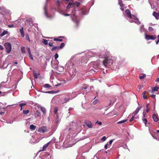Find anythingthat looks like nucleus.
I'll return each mask as SVG.
<instances>
[{
  "mask_svg": "<svg viewBox=\"0 0 159 159\" xmlns=\"http://www.w3.org/2000/svg\"><path fill=\"white\" fill-rule=\"evenodd\" d=\"M58 108L56 107V108H55L54 109V113L55 114H56L57 115V111H58Z\"/></svg>",
  "mask_w": 159,
  "mask_h": 159,
  "instance_id": "nucleus-33",
  "label": "nucleus"
},
{
  "mask_svg": "<svg viewBox=\"0 0 159 159\" xmlns=\"http://www.w3.org/2000/svg\"><path fill=\"white\" fill-rule=\"evenodd\" d=\"M143 25H142L140 26V31L141 32H142V30L143 29Z\"/></svg>",
  "mask_w": 159,
  "mask_h": 159,
  "instance_id": "nucleus-44",
  "label": "nucleus"
},
{
  "mask_svg": "<svg viewBox=\"0 0 159 159\" xmlns=\"http://www.w3.org/2000/svg\"><path fill=\"white\" fill-rule=\"evenodd\" d=\"M157 38H158V40L156 42V43L157 44H158L159 42V35H158V36H157Z\"/></svg>",
  "mask_w": 159,
  "mask_h": 159,
  "instance_id": "nucleus-55",
  "label": "nucleus"
},
{
  "mask_svg": "<svg viewBox=\"0 0 159 159\" xmlns=\"http://www.w3.org/2000/svg\"><path fill=\"white\" fill-rule=\"evenodd\" d=\"M127 120H121L120 121H119L117 123V124H119L123 123H124L125 122V121H127Z\"/></svg>",
  "mask_w": 159,
  "mask_h": 159,
  "instance_id": "nucleus-26",
  "label": "nucleus"
},
{
  "mask_svg": "<svg viewBox=\"0 0 159 159\" xmlns=\"http://www.w3.org/2000/svg\"><path fill=\"white\" fill-rule=\"evenodd\" d=\"M42 42L45 45H48V41L46 39H43Z\"/></svg>",
  "mask_w": 159,
  "mask_h": 159,
  "instance_id": "nucleus-23",
  "label": "nucleus"
},
{
  "mask_svg": "<svg viewBox=\"0 0 159 159\" xmlns=\"http://www.w3.org/2000/svg\"><path fill=\"white\" fill-rule=\"evenodd\" d=\"M107 145H108V144L107 143L105 145V146H104V147H105V148L106 149H107Z\"/></svg>",
  "mask_w": 159,
  "mask_h": 159,
  "instance_id": "nucleus-60",
  "label": "nucleus"
},
{
  "mask_svg": "<svg viewBox=\"0 0 159 159\" xmlns=\"http://www.w3.org/2000/svg\"><path fill=\"white\" fill-rule=\"evenodd\" d=\"M4 48L2 46L0 45V50H3Z\"/></svg>",
  "mask_w": 159,
  "mask_h": 159,
  "instance_id": "nucleus-56",
  "label": "nucleus"
},
{
  "mask_svg": "<svg viewBox=\"0 0 159 159\" xmlns=\"http://www.w3.org/2000/svg\"><path fill=\"white\" fill-rule=\"evenodd\" d=\"M146 76V75H143L142 76H139V78L140 79H143Z\"/></svg>",
  "mask_w": 159,
  "mask_h": 159,
  "instance_id": "nucleus-38",
  "label": "nucleus"
},
{
  "mask_svg": "<svg viewBox=\"0 0 159 159\" xmlns=\"http://www.w3.org/2000/svg\"><path fill=\"white\" fill-rule=\"evenodd\" d=\"M29 54V57H30V58L32 60H33V57L32 54H31V53L30 54Z\"/></svg>",
  "mask_w": 159,
  "mask_h": 159,
  "instance_id": "nucleus-43",
  "label": "nucleus"
},
{
  "mask_svg": "<svg viewBox=\"0 0 159 159\" xmlns=\"http://www.w3.org/2000/svg\"><path fill=\"white\" fill-rule=\"evenodd\" d=\"M119 4L121 7H124V5L123 4H120L119 2Z\"/></svg>",
  "mask_w": 159,
  "mask_h": 159,
  "instance_id": "nucleus-54",
  "label": "nucleus"
},
{
  "mask_svg": "<svg viewBox=\"0 0 159 159\" xmlns=\"http://www.w3.org/2000/svg\"><path fill=\"white\" fill-rule=\"evenodd\" d=\"M26 105L25 103H21L20 104V106H23Z\"/></svg>",
  "mask_w": 159,
  "mask_h": 159,
  "instance_id": "nucleus-48",
  "label": "nucleus"
},
{
  "mask_svg": "<svg viewBox=\"0 0 159 159\" xmlns=\"http://www.w3.org/2000/svg\"><path fill=\"white\" fill-rule=\"evenodd\" d=\"M143 121H144V123L145 125H146L147 123V119L146 118H144L143 119Z\"/></svg>",
  "mask_w": 159,
  "mask_h": 159,
  "instance_id": "nucleus-41",
  "label": "nucleus"
},
{
  "mask_svg": "<svg viewBox=\"0 0 159 159\" xmlns=\"http://www.w3.org/2000/svg\"><path fill=\"white\" fill-rule=\"evenodd\" d=\"M4 46L6 49V52L9 53L11 50V45L10 43H6L4 44Z\"/></svg>",
  "mask_w": 159,
  "mask_h": 159,
  "instance_id": "nucleus-4",
  "label": "nucleus"
},
{
  "mask_svg": "<svg viewBox=\"0 0 159 159\" xmlns=\"http://www.w3.org/2000/svg\"><path fill=\"white\" fill-rule=\"evenodd\" d=\"M106 139H107V138L105 136H104L101 139V141H102V142H104L106 140Z\"/></svg>",
  "mask_w": 159,
  "mask_h": 159,
  "instance_id": "nucleus-28",
  "label": "nucleus"
},
{
  "mask_svg": "<svg viewBox=\"0 0 159 159\" xmlns=\"http://www.w3.org/2000/svg\"><path fill=\"white\" fill-rule=\"evenodd\" d=\"M125 11L127 14V16L129 19V20L130 22H134L138 25L140 24V22L139 19L137 18L135 16L131 14L130 11L129 9H126Z\"/></svg>",
  "mask_w": 159,
  "mask_h": 159,
  "instance_id": "nucleus-1",
  "label": "nucleus"
},
{
  "mask_svg": "<svg viewBox=\"0 0 159 159\" xmlns=\"http://www.w3.org/2000/svg\"><path fill=\"white\" fill-rule=\"evenodd\" d=\"M134 115L133 116H132V117H131V119L129 120V121L130 122H131V121H133V120H134V119L135 118V117H134Z\"/></svg>",
  "mask_w": 159,
  "mask_h": 159,
  "instance_id": "nucleus-37",
  "label": "nucleus"
},
{
  "mask_svg": "<svg viewBox=\"0 0 159 159\" xmlns=\"http://www.w3.org/2000/svg\"><path fill=\"white\" fill-rule=\"evenodd\" d=\"M98 101H99L98 100L96 99L93 102V103L94 105H95L98 102Z\"/></svg>",
  "mask_w": 159,
  "mask_h": 159,
  "instance_id": "nucleus-31",
  "label": "nucleus"
},
{
  "mask_svg": "<svg viewBox=\"0 0 159 159\" xmlns=\"http://www.w3.org/2000/svg\"><path fill=\"white\" fill-rule=\"evenodd\" d=\"M48 130L46 127L43 126L42 127L39 128L38 129V131L39 132L44 133L47 131Z\"/></svg>",
  "mask_w": 159,
  "mask_h": 159,
  "instance_id": "nucleus-5",
  "label": "nucleus"
},
{
  "mask_svg": "<svg viewBox=\"0 0 159 159\" xmlns=\"http://www.w3.org/2000/svg\"><path fill=\"white\" fill-rule=\"evenodd\" d=\"M70 99H69V98H65L64 99L65 101V102H68Z\"/></svg>",
  "mask_w": 159,
  "mask_h": 159,
  "instance_id": "nucleus-42",
  "label": "nucleus"
},
{
  "mask_svg": "<svg viewBox=\"0 0 159 159\" xmlns=\"http://www.w3.org/2000/svg\"><path fill=\"white\" fill-rule=\"evenodd\" d=\"M141 107L142 106H141L140 107H138L135 110V111L133 112L132 114L134 115V116L136 115L138 113V112H139V111L141 109Z\"/></svg>",
  "mask_w": 159,
  "mask_h": 159,
  "instance_id": "nucleus-12",
  "label": "nucleus"
},
{
  "mask_svg": "<svg viewBox=\"0 0 159 159\" xmlns=\"http://www.w3.org/2000/svg\"><path fill=\"white\" fill-rule=\"evenodd\" d=\"M151 96L152 98H155L156 95H152Z\"/></svg>",
  "mask_w": 159,
  "mask_h": 159,
  "instance_id": "nucleus-59",
  "label": "nucleus"
},
{
  "mask_svg": "<svg viewBox=\"0 0 159 159\" xmlns=\"http://www.w3.org/2000/svg\"><path fill=\"white\" fill-rule=\"evenodd\" d=\"M36 128V126L33 125H31L30 126V129L34 130Z\"/></svg>",
  "mask_w": 159,
  "mask_h": 159,
  "instance_id": "nucleus-21",
  "label": "nucleus"
},
{
  "mask_svg": "<svg viewBox=\"0 0 159 159\" xmlns=\"http://www.w3.org/2000/svg\"><path fill=\"white\" fill-rule=\"evenodd\" d=\"M61 84H56V85H55V86H56V87H57V86H60V85H61Z\"/></svg>",
  "mask_w": 159,
  "mask_h": 159,
  "instance_id": "nucleus-61",
  "label": "nucleus"
},
{
  "mask_svg": "<svg viewBox=\"0 0 159 159\" xmlns=\"http://www.w3.org/2000/svg\"><path fill=\"white\" fill-rule=\"evenodd\" d=\"M50 143V142H49L48 143L44 145L43 147V150H44L48 146V145H49V144Z\"/></svg>",
  "mask_w": 159,
  "mask_h": 159,
  "instance_id": "nucleus-17",
  "label": "nucleus"
},
{
  "mask_svg": "<svg viewBox=\"0 0 159 159\" xmlns=\"http://www.w3.org/2000/svg\"><path fill=\"white\" fill-rule=\"evenodd\" d=\"M96 123H98L99 125H102V123L101 122H98V121H97Z\"/></svg>",
  "mask_w": 159,
  "mask_h": 159,
  "instance_id": "nucleus-51",
  "label": "nucleus"
},
{
  "mask_svg": "<svg viewBox=\"0 0 159 159\" xmlns=\"http://www.w3.org/2000/svg\"><path fill=\"white\" fill-rule=\"evenodd\" d=\"M71 125H72L74 126L73 127H70V128L69 129V130L70 131V130L72 129L73 131H74V130L76 129V125H75V122H72L71 123Z\"/></svg>",
  "mask_w": 159,
  "mask_h": 159,
  "instance_id": "nucleus-10",
  "label": "nucleus"
},
{
  "mask_svg": "<svg viewBox=\"0 0 159 159\" xmlns=\"http://www.w3.org/2000/svg\"><path fill=\"white\" fill-rule=\"evenodd\" d=\"M44 93H50V94H53L54 93H55V91H53L45 92H44Z\"/></svg>",
  "mask_w": 159,
  "mask_h": 159,
  "instance_id": "nucleus-27",
  "label": "nucleus"
},
{
  "mask_svg": "<svg viewBox=\"0 0 159 159\" xmlns=\"http://www.w3.org/2000/svg\"><path fill=\"white\" fill-rule=\"evenodd\" d=\"M60 49L59 46H55L53 48H52L51 50L52 51H55L56 50H58Z\"/></svg>",
  "mask_w": 159,
  "mask_h": 159,
  "instance_id": "nucleus-16",
  "label": "nucleus"
},
{
  "mask_svg": "<svg viewBox=\"0 0 159 159\" xmlns=\"http://www.w3.org/2000/svg\"><path fill=\"white\" fill-rule=\"evenodd\" d=\"M40 113L38 111H37L35 113V116L36 117H37L38 116H40Z\"/></svg>",
  "mask_w": 159,
  "mask_h": 159,
  "instance_id": "nucleus-24",
  "label": "nucleus"
},
{
  "mask_svg": "<svg viewBox=\"0 0 159 159\" xmlns=\"http://www.w3.org/2000/svg\"><path fill=\"white\" fill-rule=\"evenodd\" d=\"M105 59L102 62L103 64L105 66H110L112 64L113 61L109 57H104Z\"/></svg>",
  "mask_w": 159,
  "mask_h": 159,
  "instance_id": "nucleus-2",
  "label": "nucleus"
},
{
  "mask_svg": "<svg viewBox=\"0 0 159 159\" xmlns=\"http://www.w3.org/2000/svg\"><path fill=\"white\" fill-rule=\"evenodd\" d=\"M80 4V3L72 1L69 2L67 7V9H69L71 7V6L75 7L76 6L77 7H78Z\"/></svg>",
  "mask_w": 159,
  "mask_h": 159,
  "instance_id": "nucleus-3",
  "label": "nucleus"
},
{
  "mask_svg": "<svg viewBox=\"0 0 159 159\" xmlns=\"http://www.w3.org/2000/svg\"><path fill=\"white\" fill-rule=\"evenodd\" d=\"M146 93V91H144L143 93V95H145Z\"/></svg>",
  "mask_w": 159,
  "mask_h": 159,
  "instance_id": "nucleus-62",
  "label": "nucleus"
},
{
  "mask_svg": "<svg viewBox=\"0 0 159 159\" xmlns=\"http://www.w3.org/2000/svg\"><path fill=\"white\" fill-rule=\"evenodd\" d=\"M21 52H22L23 53H25V48L24 47H22L21 48Z\"/></svg>",
  "mask_w": 159,
  "mask_h": 159,
  "instance_id": "nucleus-35",
  "label": "nucleus"
},
{
  "mask_svg": "<svg viewBox=\"0 0 159 159\" xmlns=\"http://www.w3.org/2000/svg\"><path fill=\"white\" fill-rule=\"evenodd\" d=\"M159 88L158 87H154L153 88H152V92H155V91H157L158 90V89H159Z\"/></svg>",
  "mask_w": 159,
  "mask_h": 159,
  "instance_id": "nucleus-18",
  "label": "nucleus"
},
{
  "mask_svg": "<svg viewBox=\"0 0 159 159\" xmlns=\"http://www.w3.org/2000/svg\"><path fill=\"white\" fill-rule=\"evenodd\" d=\"M25 39L28 41L29 42H31V41L30 39L29 35L28 34H25Z\"/></svg>",
  "mask_w": 159,
  "mask_h": 159,
  "instance_id": "nucleus-20",
  "label": "nucleus"
},
{
  "mask_svg": "<svg viewBox=\"0 0 159 159\" xmlns=\"http://www.w3.org/2000/svg\"><path fill=\"white\" fill-rule=\"evenodd\" d=\"M4 113H5L4 112H2L0 113V114L2 115H4Z\"/></svg>",
  "mask_w": 159,
  "mask_h": 159,
  "instance_id": "nucleus-63",
  "label": "nucleus"
},
{
  "mask_svg": "<svg viewBox=\"0 0 159 159\" xmlns=\"http://www.w3.org/2000/svg\"><path fill=\"white\" fill-rule=\"evenodd\" d=\"M55 123L56 124H57L59 122L60 120L59 119L58 115H57V117L56 119Z\"/></svg>",
  "mask_w": 159,
  "mask_h": 159,
  "instance_id": "nucleus-22",
  "label": "nucleus"
},
{
  "mask_svg": "<svg viewBox=\"0 0 159 159\" xmlns=\"http://www.w3.org/2000/svg\"><path fill=\"white\" fill-rule=\"evenodd\" d=\"M153 15L158 20L159 18V16L157 14V13L155 12H154L153 13Z\"/></svg>",
  "mask_w": 159,
  "mask_h": 159,
  "instance_id": "nucleus-15",
  "label": "nucleus"
},
{
  "mask_svg": "<svg viewBox=\"0 0 159 159\" xmlns=\"http://www.w3.org/2000/svg\"><path fill=\"white\" fill-rule=\"evenodd\" d=\"M148 30L149 31H152L153 30V29L152 27H149L148 28Z\"/></svg>",
  "mask_w": 159,
  "mask_h": 159,
  "instance_id": "nucleus-45",
  "label": "nucleus"
},
{
  "mask_svg": "<svg viewBox=\"0 0 159 159\" xmlns=\"http://www.w3.org/2000/svg\"><path fill=\"white\" fill-rule=\"evenodd\" d=\"M5 10V8L4 7H0V12H2V11H4V10Z\"/></svg>",
  "mask_w": 159,
  "mask_h": 159,
  "instance_id": "nucleus-36",
  "label": "nucleus"
},
{
  "mask_svg": "<svg viewBox=\"0 0 159 159\" xmlns=\"http://www.w3.org/2000/svg\"><path fill=\"white\" fill-rule=\"evenodd\" d=\"M55 58V59H56L58 57V55L57 53H56L54 56Z\"/></svg>",
  "mask_w": 159,
  "mask_h": 159,
  "instance_id": "nucleus-39",
  "label": "nucleus"
},
{
  "mask_svg": "<svg viewBox=\"0 0 159 159\" xmlns=\"http://www.w3.org/2000/svg\"><path fill=\"white\" fill-rule=\"evenodd\" d=\"M33 75L34 77V78L35 79H37L38 78V76L37 74L35 72L33 73Z\"/></svg>",
  "mask_w": 159,
  "mask_h": 159,
  "instance_id": "nucleus-34",
  "label": "nucleus"
},
{
  "mask_svg": "<svg viewBox=\"0 0 159 159\" xmlns=\"http://www.w3.org/2000/svg\"><path fill=\"white\" fill-rule=\"evenodd\" d=\"M87 55L88 57H94L96 55V53L91 51H89L87 52Z\"/></svg>",
  "mask_w": 159,
  "mask_h": 159,
  "instance_id": "nucleus-9",
  "label": "nucleus"
},
{
  "mask_svg": "<svg viewBox=\"0 0 159 159\" xmlns=\"http://www.w3.org/2000/svg\"><path fill=\"white\" fill-rule=\"evenodd\" d=\"M29 112V110H24L23 111V113L24 114L27 115L28 114Z\"/></svg>",
  "mask_w": 159,
  "mask_h": 159,
  "instance_id": "nucleus-25",
  "label": "nucleus"
},
{
  "mask_svg": "<svg viewBox=\"0 0 159 159\" xmlns=\"http://www.w3.org/2000/svg\"><path fill=\"white\" fill-rule=\"evenodd\" d=\"M54 40L56 41H59L60 42H61L62 41V39H59L58 38H55L54 39Z\"/></svg>",
  "mask_w": 159,
  "mask_h": 159,
  "instance_id": "nucleus-30",
  "label": "nucleus"
},
{
  "mask_svg": "<svg viewBox=\"0 0 159 159\" xmlns=\"http://www.w3.org/2000/svg\"><path fill=\"white\" fill-rule=\"evenodd\" d=\"M8 33V31L6 30H4L2 32H1L0 36L1 37H2L3 36H4L5 34H7Z\"/></svg>",
  "mask_w": 159,
  "mask_h": 159,
  "instance_id": "nucleus-14",
  "label": "nucleus"
},
{
  "mask_svg": "<svg viewBox=\"0 0 159 159\" xmlns=\"http://www.w3.org/2000/svg\"><path fill=\"white\" fill-rule=\"evenodd\" d=\"M64 15L65 16H70V14H64Z\"/></svg>",
  "mask_w": 159,
  "mask_h": 159,
  "instance_id": "nucleus-58",
  "label": "nucleus"
},
{
  "mask_svg": "<svg viewBox=\"0 0 159 159\" xmlns=\"http://www.w3.org/2000/svg\"><path fill=\"white\" fill-rule=\"evenodd\" d=\"M141 107L142 106H141L140 107H138L135 110V111L133 112L132 114L134 115V116L136 115L138 113V112H139V111L141 109Z\"/></svg>",
  "mask_w": 159,
  "mask_h": 159,
  "instance_id": "nucleus-11",
  "label": "nucleus"
},
{
  "mask_svg": "<svg viewBox=\"0 0 159 159\" xmlns=\"http://www.w3.org/2000/svg\"><path fill=\"white\" fill-rule=\"evenodd\" d=\"M152 118L155 121L157 122L158 121V118L157 117V116L155 114H153Z\"/></svg>",
  "mask_w": 159,
  "mask_h": 159,
  "instance_id": "nucleus-13",
  "label": "nucleus"
},
{
  "mask_svg": "<svg viewBox=\"0 0 159 159\" xmlns=\"http://www.w3.org/2000/svg\"><path fill=\"white\" fill-rule=\"evenodd\" d=\"M143 97L144 99H146L147 98V97L145 95H143Z\"/></svg>",
  "mask_w": 159,
  "mask_h": 159,
  "instance_id": "nucleus-57",
  "label": "nucleus"
},
{
  "mask_svg": "<svg viewBox=\"0 0 159 159\" xmlns=\"http://www.w3.org/2000/svg\"><path fill=\"white\" fill-rule=\"evenodd\" d=\"M113 139H111V140H110L109 142V143L110 144V145H111V144H112V143L113 142Z\"/></svg>",
  "mask_w": 159,
  "mask_h": 159,
  "instance_id": "nucleus-53",
  "label": "nucleus"
},
{
  "mask_svg": "<svg viewBox=\"0 0 159 159\" xmlns=\"http://www.w3.org/2000/svg\"><path fill=\"white\" fill-rule=\"evenodd\" d=\"M95 71L93 69H91L90 70V72L91 73H92L93 74L95 72Z\"/></svg>",
  "mask_w": 159,
  "mask_h": 159,
  "instance_id": "nucleus-46",
  "label": "nucleus"
},
{
  "mask_svg": "<svg viewBox=\"0 0 159 159\" xmlns=\"http://www.w3.org/2000/svg\"><path fill=\"white\" fill-rule=\"evenodd\" d=\"M20 34H21V36L22 37H24L25 36V35L24 34V32H20Z\"/></svg>",
  "mask_w": 159,
  "mask_h": 159,
  "instance_id": "nucleus-49",
  "label": "nucleus"
},
{
  "mask_svg": "<svg viewBox=\"0 0 159 159\" xmlns=\"http://www.w3.org/2000/svg\"><path fill=\"white\" fill-rule=\"evenodd\" d=\"M20 32H23V27H22L21 29H20Z\"/></svg>",
  "mask_w": 159,
  "mask_h": 159,
  "instance_id": "nucleus-52",
  "label": "nucleus"
},
{
  "mask_svg": "<svg viewBox=\"0 0 159 159\" xmlns=\"http://www.w3.org/2000/svg\"><path fill=\"white\" fill-rule=\"evenodd\" d=\"M145 39L148 40L150 39L154 40L156 38V35H149L146 34Z\"/></svg>",
  "mask_w": 159,
  "mask_h": 159,
  "instance_id": "nucleus-6",
  "label": "nucleus"
},
{
  "mask_svg": "<svg viewBox=\"0 0 159 159\" xmlns=\"http://www.w3.org/2000/svg\"><path fill=\"white\" fill-rule=\"evenodd\" d=\"M27 51H28V52L29 54L31 53L30 51V48L29 47H28L27 48Z\"/></svg>",
  "mask_w": 159,
  "mask_h": 159,
  "instance_id": "nucleus-47",
  "label": "nucleus"
},
{
  "mask_svg": "<svg viewBox=\"0 0 159 159\" xmlns=\"http://www.w3.org/2000/svg\"><path fill=\"white\" fill-rule=\"evenodd\" d=\"M85 125L89 128L92 127V125L91 122L89 121H86L85 122Z\"/></svg>",
  "mask_w": 159,
  "mask_h": 159,
  "instance_id": "nucleus-8",
  "label": "nucleus"
},
{
  "mask_svg": "<svg viewBox=\"0 0 159 159\" xmlns=\"http://www.w3.org/2000/svg\"><path fill=\"white\" fill-rule=\"evenodd\" d=\"M48 45L49 46L52 47L53 46V43L51 42H50L48 43Z\"/></svg>",
  "mask_w": 159,
  "mask_h": 159,
  "instance_id": "nucleus-50",
  "label": "nucleus"
},
{
  "mask_svg": "<svg viewBox=\"0 0 159 159\" xmlns=\"http://www.w3.org/2000/svg\"><path fill=\"white\" fill-rule=\"evenodd\" d=\"M65 46V44L64 43H62L61 44V46L59 47L60 49L62 48Z\"/></svg>",
  "mask_w": 159,
  "mask_h": 159,
  "instance_id": "nucleus-32",
  "label": "nucleus"
},
{
  "mask_svg": "<svg viewBox=\"0 0 159 159\" xmlns=\"http://www.w3.org/2000/svg\"><path fill=\"white\" fill-rule=\"evenodd\" d=\"M15 26L13 24L9 25H8V27L9 28L14 27H15Z\"/></svg>",
  "mask_w": 159,
  "mask_h": 159,
  "instance_id": "nucleus-40",
  "label": "nucleus"
},
{
  "mask_svg": "<svg viewBox=\"0 0 159 159\" xmlns=\"http://www.w3.org/2000/svg\"><path fill=\"white\" fill-rule=\"evenodd\" d=\"M44 87L45 88H49L50 87H51V86L49 84H46L44 86Z\"/></svg>",
  "mask_w": 159,
  "mask_h": 159,
  "instance_id": "nucleus-29",
  "label": "nucleus"
},
{
  "mask_svg": "<svg viewBox=\"0 0 159 159\" xmlns=\"http://www.w3.org/2000/svg\"><path fill=\"white\" fill-rule=\"evenodd\" d=\"M40 109H41V110L42 111V112H43V113L44 114H45L46 113V110H45V108L43 107H41Z\"/></svg>",
  "mask_w": 159,
  "mask_h": 159,
  "instance_id": "nucleus-19",
  "label": "nucleus"
},
{
  "mask_svg": "<svg viewBox=\"0 0 159 159\" xmlns=\"http://www.w3.org/2000/svg\"><path fill=\"white\" fill-rule=\"evenodd\" d=\"M46 4H45V6L44 7V8H43L45 15L47 18H52V16H51L50 15L48 14L46 11Z\"/></svg>",
  "mask_w": 159,
  "mask_h": 159,
  "instance_id": "nucleus-7",
  "label": "nucleus"
},
{
  "mask_svg": "<svg viewBox=\"0 0 159 159\" xmlns=\"http://www.w3.org/2000/svg\"><path fill=\"white\" fill-rule=\"evenodd\" d=\"M149 111V109L148 108H147L146 109V111L147 112H148Z\"/></svg>",
  "mask_w": 159,
  "mask_h": 159,
  "instance_id": "nucleus-64",
  "label": "nucleus"
}]
</instances>
